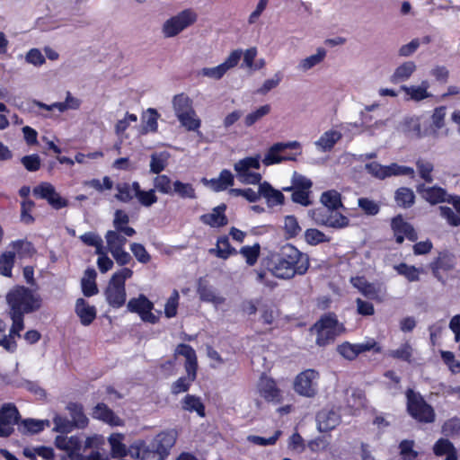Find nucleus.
Returning a JSON list of instances; mask_svg holds the SVG:
<instances>
[{
  "label": "nucleus",
  "instance_id": "nucleus-9",
  "mask_svg": "<svg viewBox=\"0 0 460 460\" xmlns=\"http://www.w3.org/2000/svg\"><path fill=\"white\" fill-rule=\"evenodd\" d=\"M319 373L312 368L299 373L293 384L295 392L304 397L312 398L317 394V380Z\"/></svg>",
  "mask_w": 460,
  "mask_h": 460
},
{
  "label": "nucleus",
  "instance_id": "nucleus-20",
  "mask_svg": "<svg viewBox=\"0 0 460 460\" xmlns=\"http://www.w3.org/2000/svg\"><path fill=\"white\" fill-rule=\"evenodd\" d=\"M176 438L177 435L173 430L162 431L155 436L152 446L158 451L159 459L167 458L171 448L175 445Z\"/></svg>",
  "mask_w": 460,
  "mask_h": 460
},
{
  "label": "nucleus",
  "instance_id": "nucleus-1",
  "mask_svg": "<svg viewBox=\"0 0 460 460\" xmlns=\"http://www.w3.org/2000/svg\"><path fill=\"white\" fill-rule=\"evenodd\" d=\"M309 267L308 254L291 243L282 245L279 252L271 255L270 271L278 279H291L296 275L303 276Z\"/></svg>",
  "mask_w": 460,
  "mask_h": 460
},
{
  "label": "nucleus",
  "instance_id": "nucleus-62",
  "mask_svg": "<svg viewBox=\"0 0 460 460\" xmlns=\"http://www.w3.org/2000/svg\"><path fill=\"white\" fill-rule=\"evenodd\" d=\"M358 207L367 216H376L379 213V205L368 198H359L358 200Z\"/></svg>",
  "mask_w": 460,
  "mask_h": 460
},
{
  "label": "nucleus",
  "instance_id": "nucleus-7",
  "mask_svg": "<svg viewBox=\"0 0 460 460\" xmlns=\"http://www.w3.org/2000/svg\"><path fill=\"white\" fill-rule=\"evenodd\" d=\"M313 182L305 176L294 172L291 178V185L282 187V190L286 192H292V201L307 207L311 204L310 193Z\"/></svg>",
  "mask_w": 460,
  "mask_h": 460
},
{
  "label": "nucleus",
  "instance_id": "nucleus-4",
  "mask_svg": "<svg viewBox=\"0 0 460 460\" xmlns=\"http://www.w3.org/2000/svg\"><path fill=\"white\" fill-rule=\"evenodd\" d=\"M311 331L316 333V345L325 347L334 342L336 338L345 332V326L339 322L335 313L328 312L313 324Z\"/></svg>",
  "mask_w": 460,
  "mask_h": 460
},
{
  "label": "nucleus",
  "instance_id": "nucleus-49",
  "mask_svg": "<svg viewBox=\"0 0 460 460\" xmlns=\"http://www.w3.org/2000/svg\"><path fill=\"white\" fill-rule=\"evenodd\" d=\"M388 355L393 358L411 363L412 358V347L408 341H406L398 349L390 350Z\"/></svg>",
  "mask_w": 460,
  "mask_h": 460
},
{
  "label": "nucleus",
  "instance_id": "nucleus-36",
  "mask_svg": "<svg viewBox=\"0 0 460 460\" xmlns=\"http://www.w3.org/2000/svg\"><path fill=\"white\" fill-rule=\"evenodd\" d=\"M261 166L259 157L248 156L234 164V168L241 178L250 172V169H259Z\"/></svg>",
  "mask_w": 460,
  "mask_h": 460
},
{
  "label": "nucleus",
  "instance_id": "nucleus-45",
  "mask_svg": "<svg viewBox=\"0 0 460 460\" xmlns=\"http://www.w3.org/2000/svg\"><path fill=\"white\" fill-rule=\"evenodd\" d=\"M15 263V252L7 251L0 255V275L11 278Z\"/></svg>",
  "mask_w": 460,
  "mask_h": 460
},
{
  "label": "nucleus",
  "instance_id": "nucleus-46",
  "mask_svg": "<svg viewBox=\"0 0 460 460\" xmlns=\"http://www.w3.org/2000/svg\"><path fill=\"white\" fill-rule=\"evenodd\" d=\"M111 456L113 457H123L127 455V447L123 444V436L119 433L111 434L109 437Z\"/></svg>",
  "mask_w": 460,
  "mask_h": 460
},
{
  "label": "nucleus",
  "instance_id": "nucleus-60",
  "mask_svg": "<svg viewBox=\"0 0 460 460\" xmlns=\"http://www.w3.org/2000/svg\"><path fill=\"white\" fill-rule=\"evenodd\" d=\"M284 229L288 238L296 237L301 232L296 217L292 215L285 217Z\"/></svg>",
  "mask_w": 460,
  "mask_h": 460
},
{
  "label": "nucleus",
  "instance_id": "nucleus-12",
  "mask_svg": "<svg viewBox=\"0 0 460 460\" xmlns=\"http://www.w3.org/2000/svg\"><path fill=\"white\" fill-rule=\"evenodd\" d=\"M313 217L318 224L335 229L345 228L349 225V219L337 210L317 208Z\"/></svg>",
  "mask_w": 460,
  "mask_h": 460
},
{
  "label": "nucleus",
  "instance_id": "nucleus-58",
  "mask_svg": "<svg viewBox=\"0 0 460 460\" xmlns=\"http://www.w3.org/2000/svg\"><path fill=\"white\" fill-rule=\"evenodd\" d=\"M80 240L86 245L95 247L96 253H102V239L93 232L84 233L80 236Z\"/></svg>",
  "mask_w": 460,
  "mask_h": 460
},
{
  "label": "nucleus",
  "instance_id": "nucleus-15",
  "mask_svg": "<svg viewBox=\"0 0 460 460\" xmlns=\"http://www.w3.org/2000/svg\"><path fill=\"white\" fill-rule=\"evenodd\" d=\"M257 389L259 394L268 402L280 403L283 400L282 391L276 380L264 374L259 379Z\"/></svg>",
  "mask_w": 460,
  "mask_h": 460
},
{
  "label": "nucleus",
  "instance_id": "nucleus-8",
  "mask_svg": "<svg viewBox=\"0 0 460 460\" xmlns=\"http://www.w3.org/2000/svg\"><path fill=\"white\" fill-rule=\"evenodd\" d=\"M197 18V13L190 8L180 12L164 22L162 28L164 36L165 38L177 36L183 30L194 24Z\"/></svg>",
  "mask_w": 460,
  "mask_h": 460
},
{
  "label": "nucleus",
  "instance_id": "nucleus-35",
  "mask_svg": "<svg viewBox=\"0 0 460 460\" xmlns=\"http://www.w3.org/2000/svg\"><path fill=\"white\" fill-rule=\"evenodd\" d=\"M341 138V133L336 130H329L324 132L315 142V145L323 151H330L335 144Z\"/></svg>",
  "mask_w": 460,
  "mask_h": 460
},
{
  "label": "nucleus",
  "instance_id": "nucleus-29",
  "mask_svg": "<svg viewBox=\"0 0 460 460\" xmlns=\"http://www.w3.org/2000/svg\"><path fill=\"white\" fill-rule=\"evenodd\" d=\"M318 429L321 432L332 430L340 421L339 416L333 411H322L316 417Z\"/></svg>",
  "mask_w": 460,
  "mask_h": 460
},
{
  "label": "nucleus",
  "instance_id": "nucleus-37",
  "mask_svg": "<svg viewBox=\"0 0 460 460\" xmlns=\"http://www.w3.org/2000/svg\"><path fill=\"white\" fill-rule=\"evenodd\" d=\"M172 105L177 117L178 114H186L194 111L191 99L184 93L175 95L172 100Z\"/></svg>",
  "mask_w": 460,
  "mask_h": 460
},
{
  "label": "nucleus",
  "instance_id": "nucleus-10",
  "mask_svg": "<svg viewBox=\"0 0 460 460\" xmlns=\"http://www.w3.org/2000/svg\"><path fill=\"white\" fill-rule=\"evenodd\" d=\"M21 414L13 403H4L0 408V438H9L20 425Z\"/></svg>",
  "mask_w": 460,
  "mask_h": 460
},
{
  "label": "nucleus",
  "instance_id": "nucleus-6",
  "mask_svg": "<svg viewBox=\"0 0 460 460\" xmlns=\"http://www.w3.org/2000/svg\"><path fill=\"white\" fill-rule=\"evenodd\" d=\"M407 412L417 421L432 423L436 414L434 409L429 404L420 393L409 388L406 391Z\"/></svg>",
  "mask_w": 460,
  "mask_h": 460
},
{
  "label": "nucleus",
  "instance_id": "nucleus-23",
  "mask_svg": "<svg viewBox=\"0 0 460 460\" xmlns=\"http://www.w3.org/2000/svg\"><path fill=\"white\" fill-rule=\"evenodd\" d=\"M75 310L84 326L90 325L96 318L95 306L90 305L84 298L76 300Z\"/></svg>",
  "mask_w": 460,
  "mask_h": 460
},
{
  "label": "nucleus",
  "instance_id": "nucleus-30",
  "mask_svg": "<svg viewBox=\"0 0 460 460\" xmlns=\"http://www.w3.org/2000/svg\"><path fill=\"white\" fill-rule=\"evenodd\" d=\"M10 246L13 247V252L15 254L17 253L20 259L32 258L37 252L33 243L26 239L13 241Z\"/></svg>",
  "mask_w": 460,
  "mask_h": 460
},
{
  "label": "nucleus",
  "instance_id": "nucleus-31",
  "mask_svg": "<svg viewBox=\"0 0 460 460\" xmlns=\"http://www.w3.org/2000/svg\"><path fill=\"white\" fill-rule=\"evenodd\" d=\"M320 201L326 208L325 210H338L343 208L341 195L335 190H329L322 193Z\"/></svg>",
  "mask_w": 460,
  "mask_h": 460
},
{
  "label": "nucleus",
  "instance_id": "nucleus-41",
  "mask_svg": "<svg viewBox=\"0 0 460 460\" xmlns=\"http://www.w3.org/2000/svg\"><path fill=\"white\" fill-rule=\"evenodd\" d=\"M152 305L153 303L145 295L141 294L138 297L129 299L127 307L130 313H136L140 316Z\"/></svg>",
  "mask_w": 460,
  "mask_h": 460
},
{
  "label": "nucleus",
  "instance_id": "nucleus-56",
  "mask_svg": "<svg viewBox=\"0 0 460 460\" xmlns=\"http://www.w3.org/2000/svg\"><path fill=\"white\" fill-rule=\"evenodd\" d=\"M35 207V202L30 199H23L21 202V221L25 225H31L35 222L31 211Z\"/></svg>",
  "mask_w": 460,
  "mask_h": 460
},
{
  "label": "nucleus",
  "instance_id": "nucleus-26",
  "mask_svg": "<svg viewBox=\"0 0 460 460\" xmlns=\"http://www.w3.org/2000/svg\"><path fill=\"white\" fill-rule=\"evenodd\" d=\"M208 183L214 191L220 192L234 184V177L231 171L228 169H223L220 172L218 178H212L208 181Z\"/></svg>",
  "mask_w": 460,
  "mask_h": 460
},
{
  "label": "nucleus",
  "instance_id": "nucleus-52",
  "mask_svg": "<svg viewBox=\"0 0 460 460\" xmlns=\"http://www.w3.org/2000/svg\"><path fill=\"white\" fill-rule=\"evenodd\" d=\"M305 238L306 243L310 245H317L323 243H329L331 241L330 237L316 228L307 229L305 233Z\"/></svg>",
  "mask_w": 460,
  "mask_h": 460
},
{
  "label": "nucleus",
  "instance_id": "nucleus-61",
  "mask_svg": "<svg viewBox=\"0 0 460 460\" xmlns=\"http://www.w3.org/2000/svg\"><path fill=\"white\" fill-rule=\"evenodd\" d=\"M270 111V106L265 104L258 108L256 111L246 115L244 119V124L246 127H251L260 120L262 117L269 114Z\"/></svg>",
  "mask_w": 460,
  "mask_h": 460
},
{
  "label": "nucleus",
  "instance_id": "nucleus-59",
  "mask_svg": "<svg viewBox=\"0 0 460 460\" xmlns=\"http://www.w3.org/2000/svg\"><path fill=\"white\" fill-rule=\"evenodd\" d=\"M35 454H37L39 456H41L43 459L46 460H51L54 458L55 456L53 448L45 446H40L34 448V453L31 452V450L29 448H25L23 450V455L26 457L31 458V460L35 459Z\"/></svg>",
  "mask_w": 460,
  "mask_h": 460
},
{
  "label": "nucleus",
  "instance_id": "nucleus-18",
  "mask_svg": "<svg viewBox=\"0 0 460 460\" xmlns=\"http://www.w3.org/2000/svg\"><path fill=\"white\" fill-rule=\"evenodd\" d=\"M90 414L93 419L100 420L111 427H121L124 425V420L104 402H98L94 407H93Z\"/></svg>",
  "mask_w": 460,
  "mask_h": 460
},
{
  "label": "nucleus",
  "instance_id": "nucleus-51",
  "mask_svg": "<svg viewBox=\"0 0 460 460\" xmlns=\"http://www.w3.org/2000/svg\"><path fill=\"white\" fill-rule=\"evenodd\" d=\"M326 51L323 48H319L317 49V53L314 55H311L310 57H307L301 60L299 64V67L303 71H307L311 69L312 67L315 66L316 65L320 64L325 58Z\"/></svg>",
  "mask_w": 460,
  "mask_h": 460
},
{
  "label": "nucleus",
  "instance_id": "nucleus-53",
  "mask_svg": "<svg viewBox=\"0 0 460 460\" xmlns=\"http://www.w3.org/2000/svg\"><path fill=\"white\" fill-rule=\"evenodd\" d=\"M54 430L61 434H67L75 429L71 420L66 417L56 414L53 418Z\"/></svg>",
  "mask_w": 460,
  "mask_h": 460
},
{
  "label": "nucleus",
  "instance_id": "nucleus-40",
  "mask_svg": "<svg viewBox=\"0 0 460 460\" xmlns=\"http://www.w3.org/2000/svg\"><path fill=\"white\" fill-rule=\"evenodd\" d=\"M172 195L176 194L181 199H196V190L191 183L182 182L179 180H176L172 183Z\"/></svg>",
  "mask_w": 460,
  "mask_h": 460
},
{
  "label": "nucleus",
  "instance_id": "nucleus-11",
  "mask_svg": "<svg viewBox=\"0 0 460 460\" xmlns=\"http://www.w3.org/2000/svg\"><path fill=\"white\" fill-rule=\"evenodd\" d=\"M370 350L376 353L381 352V347L374 339H370L364 343L355 344L344 341L337 346V352L349 361L356 359L359 354Z\"/></svg>",
  "mask_w": 460,
  "mask_h": 460
},
{
  "label": "nucleus",
  "instance_id": "nucleus-25",
  "mask_svg": "<svg viewBox=\"0 0 460 460\" xmlns=\"http://www.w3.org/2000/svg\"><path fill=\"white\" fill-rule=\"evenodd\" d=\"M209 253L219 259L226 260L232 255H236L238 252L231 245L227 235H221L217 240L216 247L209 249Z\"/></svg>",
  "mask_w": 460,
  "mask_h": 460
},
{
  "label": "nucleus",
  "instance_id": "nucleus-63",
  "mask_svg": "<svg viewBox=\"0 0 460 460\" xmlns=\"http://www.w3.org/2000/svg\"><path fill=\"white\" fill-rule=\"evenodd\" d=\"M137 456L140 460H165L159 459L160 455H158V451L155 447H149L146 446L138 447L137 448Z\"/></svg>",
  "mask_w": 460,
  "mask_h": 460
},
{
  "label": "nucleus",
  "instance_id": "nucleus-24",
  "mask_svg": "<svg viewBox=\"0 0 460 460\" xmlns=\"http://www.w3.org/2000/svg\"><path fill=\"white\" fill-rule=\"evenodd\" d=\"M436 456H446L444 460H458V453L454 444L447 438H439L433 446Z\"/></svg>",
  "mask_w": 460,
  "mask_h": 460
},
{
  "label": "nucleus",
  "instance_id": "nucleus-38",
  "mask_svg": "<svg viewBox=\"0 0 460 460\" xmlns=\"http://www.w3.org/2000/svg\"><path fill=\"white\" fill-rule=\"evenodd\" d=\"M93 445V438H87L84 441V447L82 455L76 456V460H109L98 450L92 449Z\"/></svg>",
  "mask_w": 460,
  "mask_h": 460
},
{
  "label": "nucleus",
  "instance_id": "nucleus-42",
  "mask_svg": "<svg viewBox=\"0 0 460 460\" xmlns=\"http://www.w3.org/2000/svg\"><path fill=\"white\" fill-rule=\"evenodd\" d=\"M172 181L166 174H156L153 180L154 190L162 194L172 196Z\"/></svg>",
  "mask_w": 460,
  "mask_h": 460
},
{
  "label": "nucleus",
  "instance_id": "nucleus-64",
  "mask_svg": "<svg viewBox=\"0 0 460 460\" xmlns=\"http://www.w3.org/2000/svg\"><path fill=\"white\" fill-rule=\"evenodd\" d=\"M442 432L447 437L458 435L460 432V419L455 417L447 420L442 426Z\"/></svg>",
  "mask_w": 460,
  "mask_h": 460
},
{
  "label": "nucleus",
  "instance_id": "nucleus-50",
  "mask_svg": "<svg viewBox=\"0 0 460 460\" xmlns=\"http://www.w3.org/2000/svg\"><path fill=\"white\" fill-rule=\"evenodd\" d=\"M402 90L405 92L408 95H410L411 99L420 102L430 96V93H428V85H424L422 83L420 86H406L402 85Z\"/></svg>",
  "mask_w": 460,
  "mask_h": 460
},
{
  "label": "nucleus",
  "instance_id": "nucleus-47",
  "mask_svg": "<svg viewBox=\"0 0 460 460\" xmlns=\"http://www.w3.org/2000/svg\"><path fill=\"white\" fill-rule=\"evenodd\" d=\"M414 441L411 439H403L400 442L399 456L401 460H416L419 452L414 449Z\"/></svg>",
  "mask_w": 460,
  "mask_h": 460
},
{
  "label": "nucleus",
  "instance_id": "nucleus-43",
  "mask_svg": "<svg viewBox=\"0 0 460 460\" xmlns=\"http://www.w3.org/2000/svg\"><path fill=\"white\" fill-rule=\"evenodd\" d=\"M122 233L116 230H109L106 234V242L110 252L123 249L127 243V238L121 234Z\"/></svg>",
  "mask_w": 460,
  "mask_h": 460
},
{
  "label": "nucleus",
  "instance_id": "nucleus-14",
  "mask_svg": "<svg viewBox=\"0 0 460 460\" xmlns=\"http://www.w3.org/2000/svg\"><path fill=\"white\" fill-rule=\"evenodd\" d=\"M33 194L37 198L46 199L55 209H61L68 206V200L61 197L56 191L55 187L49 182H41L34 187Z\"/></svg>",
  "mask_w": 460,
  "mask_h": 460
},
{
  "label": "nucleus",
  "instance_id": "nucleus-55",
  "mask_svg": "<svg viewBox=\"0 0 460 460\" xmlns=\"http://www.w3.org/2000/svg\"><path fill=\"white\" fill-rule=\"evenodd\" d=\"M239 252L245 258L248 265L253 266L259 259L261 246L259 243H255L252 246H243Z\"/></svg>",
  "mask_w": 460,
  "mask_h": 460
},
{
  "label": "nucleus",
  "instance_id": "nucleus-39",
  "mask_svg": "<svg viewBox=\"0 0 460 460\" xmlns=\"http://www.w3.org/2000/svg\"><path fill=\"white\" fill-rule=\"evenodd\" d=\"M394 269L399 275L403 276L410 282L420 280V274L421 270L416 268L413 265H408L405 262H401L397 265H394Z\"/></svg>",
  "mask_w": 460,
  "mask_h": 460
},
{
  "label": "nucleus",
  "instance_id": "nucleus-34",
  "mask_svg": "<svg viewBox=\"0 0 460 460\" xmlns=\"http://www.w3.org/2000/svg\"><path fill=\"white\" fill-rule=\"evenodd\" d=\"M394 200L399 207L409 208L412 207L415 202V194L413 190L408 187H400L395 190Z\"/></svg>",
  "mask_w": 460,
  "mask_h": 460
},
{
  "label": "nucleus",
  "instance_id": "nucleus-54",
  "mask_svg": "<svg viewBox=\"0 0 460 460\" xmlns=\"http://www.w3.org/2000/svg\"><path fill=\"white\" fill-rule=\"evenodd\" d=\"M181 124L189 131L198 130L200 127V119L196 117L195 111L186 114H178Z\"/></svg>",
  "mask_w": 460,
  "mask_h": 460
},
{
  "label": "nucleus",
  "instance_id": "nucleus-48",
  "mask_svg": "<svg viewBox=\"0 0 460 460\" xmlns=\"http://www.w3.org/2000/svg\"><path fill=\"white\" fill-rule=\"evenodd\" d=\"M416 167L420 177L427 183H431L434 181L432 172L434 165L432 163L418 159L416 161Z\"/></svg>",
  "mask_w": 460,
  "mask_h": 460
},
{
  "label": "nucleus",
  "instance_id": "nucleus-17",
  "mask_svg": "<svg viewBox=\"0 0 460 460\" xmlns=\"http://www.w3.org/2000/svg\"><path fill=\"white\" fill-rule=\"evenodd\" d=\"M456 257L448 251L439 252L438 256L430 262L429 268L433 276L439 281H444L441 272H447L454 269Z\"/></svg>",
  "mask_w": 460,
  "mask_h": 460
},
{
  "label": "nucleus",
  "instance_id": "nucleus-19",
  "mask_svg": "<svg viewBox=\"0 0 460 460\" xmlns=\"http://www.w3.org/2000/svg\"><path fill=\"white\" fill-rule=\"evenodd\" d=\"M417 192L431 205L447 202L448 203L450 194L446 189L439 186L426 187L424 183H420L416 187Z\"/></svg>",
  "mask_w": 460,
  "mask_h": 460
},
{
  "label": "nucleus",
  "instance_id": "nucleus-16",
  "mask_svg": "<svg viewBox=\"0 0 460 460\" xmlns=\"http://www.w3.org/2000/svg\"><path fill=\"white\" fill-rule=\"evenodd\" d=\"M300 144L297 141H292L288 143H276L270 146L263 163L266 165H271L279 164L283 161H295L296 157L292 155H280L279 153L284 152L287 149H299Z\"/></svg>",
  "mask_w": 460,
  "mask_h": 460
},
{
  "label": "nucleus",
  "instance_id": "nucleus-32",
  "mask_svg": "<svg viewBox=\"0 0 460 460\" xmlns=\"http://www.w3.org/2000/svg\"><path fill=\"white\" fill-rule=\"evenodd\" d=\"M416 70V65L413 61L403 62L399 66L391 76L390 81L393 84H398L408 80Z\"/></svg>",
  "mask_w": 460,
  "mask_h": 460
},
{
  "label": "nucleus",
  "instance_id": "nucleus-3",
  "mask_svg": "<svg viewBox=\"0 0 460 460\" xmlns=\"http://www.w3.org/2000/svg\"><path fill=\"white\" fill-rule=\"evenodd\" d=\"M174 354L175 356L181 355L185 358L184 368L187 373V376L179 377L171 385V393L172 394H179L190 390L192 383L197 378L199 366L196 351L189 344L180 343L177 345Z\"/></svg>",
  "mask_w": 460,
  "mask_h": 460
},
{
  "label": "nucleus",
  "instance_id": "nucleus-5",
  "mask_svg": "<svg viewBox=\"0 0 460 460\" xmlns=\"http://www.w3.org/2000/svg\"><path fill=\"white\" fill-rule=\"evenodd\" d=\"M132 276L133 270L126 267L113 273L104 290L105 298L110 306L118 309L125 305L126 280Z\"/></svg>",
  "mask_w": 460,
  "mask_h": 460
},
{
  "label": "nucleus",
  "instance_id": "nucleus-13",
  "mask_svg": "<svg viewBox=\"0 0 460 460\" xmlns=\"http://www.w3.org/2000/svg\"><path fill=\"white\" fill-rule=\"evenodd\" d=\"M390 226L394 233L395 242L398 244H402L405 238L411 242H416L418 240V234L415 228L411 223L407 222L401 214L391 219Z\"/></svg>",
  "mask_w": 460,
  "mask_h": 460
},
{
  "label": "nucleus",
  "instance_id": "nucleus-28",
  "mask_svg": "<svg viewBox=\"0 0 460 460\" xmlns=\"http://www.w3.org/2000/svg\"><path fill=\"white\" fill-rule=\"evenodd\" d=\"M128 215L121 209L116 210L113 219V226L117 232L122 233L125 236L131 237L136 234V230L128 226Z\"/></svg>",
  "mask_w": 460,
  "mask_h": 460
},
{
  "label": "nucleus",
  "instance_id": "nucleus-57",
  "mask_svg": "<svg viewBox=\"0 0 460 460\" xmlns=\"http://www.w3.org/2000/svg\"><path fill=\"white\" fill-rule=\"evenodd\" d=\"M366 170L376 178L384 180L389 177L390 165H382L376 162H371L366 164Z\"/></svg>",
  "mask_w": 460,
  "mask_h": 460
},
{
  "label": "nucleus",
  "instance_id": "nucleus-2",
  "mask_svg": "<svg viewBox=\"0 0 460 460\" xmlns=\"http://www.w3.org/2000/svg\"><path fill=\"white\" fill-rule=\"evenodd\" d=\"M9 314L25 315L40 310L42 305L41 296L30 288L15 286L6 295Z\"/></svg>",
  "mask_w": 460,
  "mask_h": 460
},
{
  "label": "nucleus",
  "instance_id": "nucleus-33",
  "mask_svg": "<svg viewBox=\"0 0 460 460\" xmlns=\"http://www.w3.org/2000/svg\"><path fill=\"white\" fill-rule=\"evenodd\" d=\"M19 429L22 433L38 434L41 432L45 427H49V420H39L34 419H25L20 421Z\"/></svg>",
  "mask_w": 460,
  "mask_h": 460
},
{
  "label": "nucleus",
  "instance_id": "nucleus-44",
  "mask_svg": "<svg viewBox=\"0 0 460 460\" xmlns=\"http://www.w3.org/2000/svg\"><path fill=\"white\" fill-rule=\"evenodd\" d=\"M169 154L167 152L154 153L151 155L150 172L161 173L168 164Z\"/></svg>",
  "mask_w": 460,
  "mask_h": 460
},
{
  "label": "nucleus",
  "instance_id": "nucleus-21",
  "mask_svg": "<svg viewBox=\"0 0 460 460\" xmlns=\"http://www.w3.org/2000/svg\"><path fill=\"white\" fill-rule=\"evenodd\" d=\"M226 205L222 203L212 209V212L200 216V221L211 227H223L228 224L226 215Z\"/></svg>",
  "mask_w": 460,
  "mask_h": 460
},
{
  "label": "nucleus",
  "instance_id": "nucleus-22",
  "mask_svg": "<svg viewBox=\"0 0 460 460\" xmlns=\"http://www.w3.org/2000/svg\"><path fill=\"white\" fill-rule=\"evenodd\" d=\"M66 409L71 417V421L76 429H85L89 424V420L84 413V406L80 402H69Z\"/></svg>",
  "mask_w": 460,
  "mask_h": 460
},
{
  "label": "nucleus",
  "instance_id": "nucleus-27",
  "mask_svg": "<svg viewBox=\"0 0 460 460\" xmlns=\"http://www.w3.org/2000/svg\"><path fill=\"white\" fill-rule=\"evenodd\" d=\"M181 409L183 411L193 412L195 411L199 417L206 416L205 405L201 399L194 394H187L181 401Z\"/></svg>",
  "mask_w": 460,
  "mask_h": 460
}]
</instances>
